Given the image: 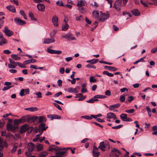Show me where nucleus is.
<instances>
[{"label": "nucleus", "mask_w": 157, "mask_h": 157, "mask_svg": "<svg viewBox=\"0 0 157 157\" xmlns=\"http://www.w3.org/2000/svg\"><path fill=\"white\" fill-rule=\"evenodd\" d=\"M46 121L45 117L44 116H40L39 118V121L40 122H41L43 121Z\"/></svg>", "instance_id": "4c0bfd02"}, {"label": "nucleus", "mask_w": 157, "mask_h": 157, "mask_svg": "<svg viewBox=\"0 0 157 157\" xmlns=\"http://www.w3.org/2000/svg\"><path fill=\"white\" fill-rule=\"evenodd\" d=\"M98 61V59H93L87 60L86 62L88 63H90L91 64H94L97 63Z\"/></svg>", "instance_id": "5701e85b"}, {"label": "nucleus", "mask_w": 157, "mask_h": 157, "mask_svg": "<svg viewBox=\"0 0 157 157\" xmlns=\"http://www.w3.org/2000/svg\"><path fill=\"white\" fill-rule=\"evenodd\" d=\"M45 124L43 123H42L39 125L38 129L44 131L46 130L47 128L48 127H47V128H45Z\"/></svg>", "instance_id": "b1692460"}, {"label": "nucleus", "mask_w": 157, "mask_h": 157, "mask_svg": "<svg viewBox=\"0 0 157 157\" xmlns=\"http://www.w3.org/2000/svg\"><path fill=\"white\" fill-rule=\"evenodd\" d=\"M18 147V144H17V143H15L13 145V148L11 150V152L12 153H13L15 152L16 151Z\"/></svg>", "instance_id": "a878e982"}, {"label": "nucleus", "mask_w": 157, "mask_h": 157, "mask_svg": "<svg viewBox=\"0 0 157 157\" xmlns=\"http://www.w3.org/2000/svg\"><path fill=\"white\" fill-rule=\"evenodd\" d=\"M36 148L38 151H40L43 149V146L41 144H39L36 146Z\"/></svg>", "instance_id": "c9c22d12"}, {"label": "nucleus", "mask_w": 157, "mask_h": 157, "mask_svg": "<svg viewBox=\"0 0 157 157\" xmlns=\"http://www.w3.org/2000/svg\"><path fill=\"white\" fill-rule=\"evenodd\" d=\"M6 9L13 13H15L16 12L15 7L13 6H9L6 7Z\"/></svg>", "instance_id": "412c9836"}, {"label": "nucleus", "mask_w": 157, "mask_h": 157, "mask_svg": "<svg viewBox=\"0 0 157 157\" xmlns=\"http://www.w3.org/2000/svg\"><path fill=\"white\" fill-rule=\"evenodd\" d=\"M0 144H2L3 146L6 147L7 146V144L6 142L3 141L1 137H0Z\"/></svg>", "instance_id": "58836bf2"}, {"label": "nucleus", "mask_w": 157, "mask_h": 157, "mask_svg": "<svg viewBox=\"0 0 157 157\" xmlns=\"http://www.w3.org/2000/svg\"><path fill=\"white\" fill-rule=\"evenodd\" d=\"M53 117L54 119H60L61 118V116L56 114H53Z\"/></svg>", "instance_id": "49530a36"}, {"label": "nucleus", "mask_w": 157, "mask_h": 157, "mask_svg": "<svg viewBox=\"0 0 157 157\" xmlns=\"http://www.w3.org/2000/svg\"><path fill=\"white\" fill-rule=\"evenodd\" d=\"M3 52L4 54H9L11 53V52L9 50H5L3 51Z\"/></svg>", "instance_id": "774afa93"}, {"label": "nucleus", "mask_w": 157, "mask_h": 157, "mask_svg": "<svg viewBox=\"0 0 157 157\" xmlns=\"http://www.w3.org/2000/svg\"><path fill=\"white\" fill-rule=\"evenodd\" d=\"M120 106V103H117L110 105L109 107V109L110 110H113L114 109L117 108Z\"/></svg>", "instance_id": "f3484780"}, {"label": "nucleus", "mask_w": 157, "mask_h": 157, "mask_svg": "<svg viewBox=\"0 0 157 157\" xmlns=\"http://www.w3.org/2000/svg\"><path fill=\"white\" fill-rule=\"evenodd\" d=\"M37 7L38 9L41 11L43 12L45 9V6L42 3H39L37 5Z\"/></svg>", "instance_id": "a211bd4d"}, {"label": "nucleus", "mask_w": 157, "mask_h": 157, "mask_svg": "<svg viewBox=\"0 0 157 157\" xmlns=\"http://www.w3.org/2000/svg\"><path fill=\"white\" fill-rule=\"evenodd\" d=\"M145 57H144L143 58H141L140 59H139L136 61V62H134L133 63L134 64H136L140 62H144V59L145 58Z\"/></svg>", "instance_id": "ea45409f"}, {"label": "nucleus", "mask_w": 157, "mask_h": 157, "mask_svg": "<svg viewBox=\"0 0 157 157\" xmlns=\"http://www.w3.org/2000/svg\"><path fill=\"white\" fill-rule=\"evenodd\" d=\"M78 10L81 13H83L85 12V10L84 8L81 7L78 9Z\"/></svg>", "instance_id": "052dcab7"}, {"label": "nucleus", "mask_w": 157, "mask_h": 157, "mask_svg": "<svg viewBox=\"0 0 157 157\" xmlns=\"http://www.w3.org/2000/svg\"><path fill=\"white\" fill-rule=\"evenodd\" d=\"M133 99H129L125 100V99H120L121 101L122 102H124L126 103H128L129 102L132 101Z\"/></svg>", "instance_id": "c756f323"}, {"label": "nucleus", "mask_w": 157, "mask_h": 157, "mask_svg": "<svg viewBox=\"0 0 157 157\" xmlns=\"http://www.w3.org/2000/svg\"><path fill=\"white\" fill-rule=\"evenodd\" d=\"M29 89H22L19 93V95L22 97L29 94Z\"/></svg>", "instance_id": "6e6552de"}, {"label": "nucleus", "mask_w": 157, "mask_h": 157, "mask_svg": "<svg viewBox=\"0 0 157 157\" xmlns=\"http://www.w3.org/2000/svg\"><path fill=\"white\" fill-rule=\"evenodd\" d=\"M106 97L105 95H97L94 96L93 98H105Z\"/></svg>", "instance_id": "37998d69"}, {"label": "nucleus", "mask_w": 157, "mask_h": 157, "mask_svg": "<svg viewBox=\"0 0 157 157\" xmlns=\"http://www.w3.org/2000/svg\"><path fill=\"white\" fill-rule=\"evenodd\" d=\"M82 117L87 120H91L92 119V117H91V116H89L87 115L83 116H82Z\"/></svg>", "instance_id": "5fc2aeb1"}, {"label": "nucleus", "mask_w": 157, "mask_h": 157, "mask_svg": "<svg viewBox=\"0 0 157 157\" xmlns=\"http://www.w3.org/2000/svg\"><path fill=\"white\" fill-rule=\"evenodd\" d=\"M18 128V126L14 124H12L10 123H7L6 124V129L9 131H11L15 132H16Z\"/></svg>", "instance_id": "7ed1b4c3"}, {"label": "nucleus", "mask_w": 157, "mask_h": 157, "mask_svg": "<svg viewBox=\"0 0 157 157\" xmlns=\"http://www.w3.org/2000/svg\"><path fill=\"white\" fill-rule=\"evenodd\" d=\"M1 136H6V137L7 134L6 130L3 131L1 133Z\"/></svg>", "instance_id": "338daca9"}, {"label": "nucleus", "mask_w": 157, "mask_h": 157, "mask_svg": "<svg viewBox=\"0 0 157 157\" xmlns=\"http://www.w3.org/2000/svg\"><path fill=\"white\" fill-rule=\"evenodd\" d=\"M17 65H13L12 64H9L8 67L10 68L13 69L16 68L17 67Z\"/></svg>", "instance_id": "de8ad7c7"}, {"label": "nucleus", "mask_w": 157, "mask_h": 157, "mask_svg": "<svg viewBox=\"0 0 157 157\" xmlns=\"http://www.w3.org/2000/svg\"><path fill=\"white\" fill-rule=\"evenodd\" d=\"M85 5V3L84 1L80 0L78 2L77 4V6L78 7H82Z\"/></svg>", "instance_id": "473e14b6"}, {"label": "nucleus", "mask_w": 157, "mask_h": 157, "mask_svg": "<svg viewBox=\"0 0 157 157\" xmlns=\"http://www.w3.org/2000/svg\"><path fill=\"white\" fill-rule=\"evenodd\" d=\"M5 122L3 121H0V128H2L4 125Z\"/></svg>", "instance_id": "e2e57ef3"}, {"label": "nucleus", "mask_w": 157, "mask_h": 157, "mask_svg": "<svg viewBox=\"0 0 157 157\" xmlns=\"http://www.w3.org/2000/svg\"><path fill=\"white\" fill-rule=\"evenodd\" d=\"M140 2L141 4L143 5L145 7H148V5L146 2H143L142 0H140Z\"/></svg>", "instance_id": "13d9d810"}, {"label": "nucleus", "mask_w": 157, "mask_h": 157, "mask_svg": "<svg viewBox=\"0 0 157 157\" xmlns=\"http://www.w3.org/2000/svg\"><path fill=\"white\" fill-rule=\"evenodd\" d=\"M49 148L50 151L54 150L56 151V155L51 157H64L67 154L66 151H60L62 149V148L56 146L55 145L51 146Z\"/></svg>", "instance_id": "f257e3e1"}, {"label": "nucleus", "mask_w": 157, "mask_h": 157, "mask_svg": "<svg viewBox=\"0 0 157 157\" xmlns=\"http://www.w3.org/2000/svg\"><path fill=\"white\" fill-rule=\"evenodd\" d=\"M107 118H112L113 119H117V117L114 113H109L107 114Z\"/></svg>", "instance_id": "2eb2a0df"}, {"label": "nucleus", "mask_w": 157, "mask_h": 157, "mask_svg": "<svg viewBox=\"0 0 157 157\" xmlns=\"http://www.w3.org/2000/svg\"><path fill=\"white\" fill-rule=\"evenodd\" d=\"M92 151L93 155L94 157H98L100 155V153L98 151V148L96 146L94 145Z\"/></svg>", "instance_id": "0eeeda50"}, {"label": "nucleus", "mask_w": 157, "mask_h": 157, "mask_svg": "<svg viewBox=\"0 0 157 157\" xmlns=\"http://www.w3.org/2000/svg\"><path fill=\"white\" fill-rule=\"evenodd\" d=\"M28 115L26 116H23L20 118L21 121L22 123L25 122L26 121H27Z\"/></svg>", "instance_id": "2f4dec72"}, {"label": "nucleus", "mask_w": 157, "mask_h": 157, "mask_svg": "<svg viewBox=\"0 0 157 157\" xmlns=\"http://www.w3.org/2000/svg\"><path fill=\"white\" fill-rule=\"evenodd\" d=\"M38 118L37 116H34L30 117L29 115H28L27 122L29 123H31L34 122Z\"/></svg>", "instance_id": "4468645a"}, {"label": "nucleus", "mask_w": 157, "mask_h": 157, "mask_svg": "<svg viewBox=\"0 0 157 157\" xmlns=\"http://www.w3.org/2000/svg\"><path fill=\"white\" fill-rule=\"evenodd\" d=\"M103 74L104 75H106L110 77H113V74L109 73L106 71H104L103 72Z\"/></svg>", "instance_id": "72a5a7b5"}, {"label": "nucleus", "mask_w": 157, "mask_h": 157, "mask_svg": "<svg viewBox=\"0 0 157 157\" xmlns=\"http://www.w3.org/2000/svg\"><path fill=\"white\" fill-rule=\"evenodd\" d=\"M134 112V109H132L129 110H127L125 111V112L129 113H132Z\"/></svg>", "instance_id": "8fccbe9b"}, {"label": "nucleus", "mask_w": 157, "mask_h": 157, "mask_svg": "<svg viewBox=\"0 0 157 157\" xmlns=\"http://www.w3.org/2000/svg\"><path fill=\"white\" fill-rule=\"evenodd\" d=\"M75 98H86V97L85 96H83V95L82 93H79L76 94V96L75 97Z\"/></svg>", "instance_id": "e433bc0d"}, {"label": "nucleus", "mask_w": 157, "mask_h": 157, "mask_svg": "<svg viewBox=\"0 0 157 157\" xmlns=\"http://www.w3.org/2000/svg\"><path fill=\"white\" fill-rule=\"evenodd\" d=\"M67 91L70 93H77L78 92V91L76 88H73L71 87L68 88Z\"/></svg>", "instance_id": "393cba45"}, {"label": "nucleus", "mask_w": 157, "mask_h": 157, "mask_svg": "<svg viewBox=\"0 0 157 157\" xmlns=\"http://www.w3.org/2000/svg\"><path fill=\"white\" fill-rule=\"evenodd\" d=\"M14 20L16 23L18 25H23L26 24V22L24 21L17 18H15Z\"/></svg>", "instance_id": "1a4fd4ad"}, {"label": "nucleus", "mask_w": 157, "mask_h": 157, "mask_svg": "<svg viewBox=\"0 0 157 157\" xmlns=\"http://www.w3.org/2000/svg\"><path fill=\"white\" fill-rule=\"evenodd\" d=\"M104 68L106 70H109L113 71H116L118 70V68L115 67L107 66H105Z\"/></svg>", "instance_id": "dca6fc26"}, {"label": "nucleus", "mask_w": 157, "mask_h": 157, "mask_svg": "<svg viewBox=\"0 0 157 157\" xmlns=\"http://www.w3.org/2000/svg\"><path fill=\"white\" fill-rule=\"evenodd\" d=\"M109 17V14L107 13H104L101 15V18H100V21H102L107 19Z\"/></svg>", "instance_id": "f8f14e48"}, {"label": "nucleus", "mask_w": 157, "mask_h": 157, "mask_svg": "<svg viewBox=\"0 0 157 157\" xmlns=\"http://www.w3.org/2000/svg\"><path fill=\"white\" fill-rule=\"evenodd\" d=\"M132 13L136 16H138L140 15V12L137 9H134L131 11Z\"/></svg>", "instance_id": "4be33fe9"}, {"label": "nucleus", "mask_w": 157, "mask_h": 157, "mask_svg": "<svg viewBox=\"0 0 157 157\" xmlns=\"http://www.w3.org/2000/svg\"><path fill=\"white\" fill-rule=\"evenodd\" d=\"M29 125L27 124L23 125L21 127L20 132L21 133L25 132L29 128Z\"/></svg>", "instance_id": "ddd939ff"}, {"label": "nucleus", "mask_w": 157, "mask_h": 157, "mask_svg": "<svg viewBox=\"0 0 157 157\" xmlns=\"http://www.w3.org/2000/svg\"><path fill=\"white\" fill-rule=\"evenodd\" d=\"M5 35L8 36L10 37L13 34V32L8 29L7 26H6L4 27V29L3 31Z\"/></svg>", "instance_id": "39448f33"}, {"label": "nucleus", "mask_w": 157, "mask_h": 157, "mask_svg": "<svg viewBox=\"0 0 157 157\" xmlns=\"http://www.w3.org/2000/svg\"><path fill=\"white\" fill-rule=\"evenodd\" d=\"M47 52L50 54H60L61 53L62 51L59 50H55L52 49H48Z\"/></svg>", "instance_id": "9d476101"}, {"label": "nucleus", "mask_w": 157, "mask_h": 157, "mask_svg": "<svg viewBox=\"0 0 157 157\" xmlns=\"http://www.w3.org/2000/svg\"><path fill=\"white\" fill-rule=\"evenodd\" d=\"M58 18L56 16L54 15L53 17L52 21L55 26L58 27Z\"/></svg>", "instance_id": "9b49d317"}, {"label": "nucleus", "mask_w": 157, "mask_h": 157, "mask_svg": "<svg viewBox=\"0 0 157 157\" xmlns=\"http://www.w3.org/2000/svg\"><path fill=\"white\" fill-rule=\"evenodd\" d=\"M20 123H22L20 119H15L14 121V124L15 125H18Z\"/></svg>", "instance_id": "f704fd0d"}, {"label": "nucleus", "mask_w": 157, "mask_h": 157, "mask_svg": "<svg viewBox=\"0 0 157 157\" xmlns=\"http://www.w3.org/2000/svg\"><path fill=\"white\" fill-rule=\"evenodd\" d=\"M11 57L14 60H17L20 59L21 58L18 56L17 55L12 54L11 55Z\"/></svg>", "instance_id": "7c9ffc66"}, {"label": "nucleus", "mask_w": 157, "mask_h": 157, "mask_svg": "<svg viewBox=\"0 0 157 157\" xmlns=\"http://www.w3.org/2000/svg\"><path fill=\"white\" fill-rule=\"evenodd\" d=\"M122 1L121 0H117L114 4L113 7L118 11H119L121 10L122 6Z\"/></svg>", "instance_id": "20e7f679"}, {"label": "nucleus", "mask_w": 157, "mask_h": 157, "mask_svg": "<svg viewBox=\"0 0 157 157\" xmlns=\"http://www.w3.org/2000/svg\"><path fill=\"white\" fill-rule=\"evenodd\" d=\"M111 151L113 152H117L120 154H121L120 151L119 150L114 148H113L112 150H111Z\"/></svg>", "instance_id": "bf43d9fd"}, {"label": "nucleus", "mask_w": 157, "mask_h": 157, "mask_svg": "<svg viewBox=\"0 0 157 157\" xmlns=\"http://www.w3.org/2000/svg\"><path fill=\"white\" fill-rule=\"evenodd\" d=\"M86 67L88 68H92L93 69H95L96 68V67L94 65H92L90 64H88L86 65Z\"/></svg>", "instance_id": "864d4df0"}, {"label": "nucleus", "mask_w": 157, "mask_h": 157, "mask_svg": "<svg viewBox=\"0 0 157 157\" xmlns=\"http://www.w3.org/2000/svg\"><path fill=\"white\" fill-rule=\"evenodd\" d=\"M38 110V109L37 107H30V111L31 112H34Z\"/></svg>", "instance_id": "680f3d73"}, {"label": "nucleus", "mask_w": 157, "mask_h": 157, "mask_svg": "<svg viewBox=\"0 0 157 157\" xmlns=\"http://www.w3.org/2000/svg\"><path fill=\"white\" fill-rule=\"evenodd\" d=\"M64 21H65V23L64 25L63 26L62 29L63 31H65L68 28L69 25L67 24L65 20H64Z\"/></svg>", "instance_id": "cd10ccee"}, {"label": "nucleus", "mask_w": 157, "mask_h": 157, "mask_svg": "<svg viewBox=\"0 0 157 157\" xmlns=\"http://www.w3.org/2000/svg\"><path fill=\"white\" fill-rule=\"evenodd\" d=\"M151 52L152 53H155L157 52V47L153 48L151 49Z\"/></svg>", "instance_id": "0e129e2a"}, {"label": "nucleus", "mask_w": 157, "mask_h": 157, "mask_svg": "<svg viewBox=\"0 0 157 157\" xmlns=\"http://www.w3.org/2000/svg\"><path fill=\"white\" fill-rule=\"evenodd\" d=\"M92 14L94 17L98 18L99 17V13L96 10H94L92 11Z\"/></svg>", "instance_id": "bb28decb"}, {"label": "nucleus", "mask_w": 157, "mask_h": 157, "mask_svg": "<svg viewBox=\"0 0 157 157\" xmlns=\"http://www.w3.org/2000/svg\"><path fill=\"white\" fill-rule=\"evenodd\" d=\"M34 147V144L32 142L29 143L27 145V148L29 151H32Z\"/></svg>", "instance_id": "6ab92c4d"}, {"label": "nucleus", "mask_w": 157, "mask_h": 157, "mask_svg": "<svg viewBox=\"0 0 157 157\" xmlns=\"http://www.w3.org/2000/svg\"><path fill=\"white\" fill-rule=\"evenodd\" d=\"M62 81L61 80L59 79L57 81L58 85L59 87H61L62 86Z\"/></svg>", "instance_id": "69168bd1"}, {"label": "nucleus", "mask_w": 157, "mask_h": 157, "mask_svg": "<svg viewBox=\"0 0 157 157\" xmlns=\"http://www.w3.org/2000/svg\"><path fill=\"white\" fill-rule=\"evenodd\" d=\"M98 148L100 149L102 151H105V148L109 150L110 149L109 142L107 141L101 142L100 143L99 145Z\"/></svg>", "instance_id": "f03ea898"}, {"label": "nucleus", "mask_w": 157, "mask_h": 157, "mask_svg": "<svg viewBox=\"0 0 157 157\" xmlns=\"http://www.w3.org/2000/svg\"><path fill=\"white\" fill-rule=\"evenodd\" d=\"M56 4L59 6H65L63 5L62 2L60 1H57L56 2Z\"/></svg>", "instance_id": "603ef678"}, {"label": "nucleus", "mask_w": 157, "mask_h": 157, "mask_svg": "<svg viewBox=\"0 0 157 157\" xmlns=\"http://www.w3.org/2000/svg\"><path fill=\"white\" fill-rule=\"evenodd\" d=\"M55 39L53 38L50 39L45 38L44 39V43L48 44L50 43L54 42H55Z\"/></svg>", "instance_id": "aec40b11"}, {"label": "nucleus", "mask_w": 157, "mask_h": 157, "mask_svg": "<svg viewBox=\"0 0 157 157\" xmlns=\"http://www.w3.org/2000/svg\"><path fill=\"white\" fill-rule=\"evenodd\" d=\"M62 37V38L67 39L68 40H75V38L73 36L72 34L70 33L63 36Z\"/></svg>", "instance_id": "423d86ee"}, {"label": "nucleus", "mask_w": 157, "mask_h": 157, "mask_svg": "<svg viewBox=\"0 0 157 157\" xmlns=\"http://www.w3.org/2000/svg\"><path fill=\"white\" fill-rule=\"evenodd\" d=\"M120 117L122 121H125L127 118V115L126 114L122 113Z\"/></svg>", "instance_id": "c85d7f7f"}, {"label": "nucleus", "mask_w": 157, "mask_h": 157, "mask_svg": "<svg viewBox=\"0 0 157 157\" xmlns=\"http://www.w3.org/2000/svg\"><path fill=\"white\" fill-rule=\"evenodd\" d=\"M17 64L21 67L22 68H25L26 67V66L25 65L22 64L20 63L17 62Z\"/></svg>", "instance_id": "4d7b16f0"}, {"label": "nucleus", "mask_w": 157, "mask_h": 157, "mask_svg": "<svg viewBox=\"0 0 157 157\" xmlns=\"http://www.w3.org/2000/svg\"><path fill=\"white\" fill-rule=\"evenodd\" d=\"M99 100L98 99H90L89 100L87 101V102L90 103H93L94 101H98Z\"/></svg>", "instance_id": "79ce46f5"}, {"label": "nucleus", "mask_w": 157, "mask_h": 157, "mask_svg": "<svg viewBox=\"0 0 157 157\" xmlns=\"http://www.w3.org/2000/svg\"><path fill=\"white\" fill-rule=\"evenodd\" d=\"M9 60L10 61V63L11 64L17 65V62H15L14 60H12L11 59H9Z\"/></svg>", "instance_id": "09e8293b"}, {"label": "nucleus", "mask_w": 157, "mask_h": 157, "mask_svg": "<svg viewBox=\"0 0 157 157\" xmlns=\"http://www.w3.org/2000/svg\"><path fill=\"white\" fill-rule=\"evenodd\" d=\"M90 82H95L96 81V79L94 78L93 76H91L90 77Z\"/></svg>", "instance_id": "a18cd8bd"}, {"label": "nucleus", "mask_w": 157, "mask_h": 157, "mask_svg": "<svg viewBox=\"0 0 157 157\" xmlns=\"http://www.w3.org/2000/svg\"><path fill=\"white\" fill-rule=\"evenodd\" d=\"M122 126V124H120L117 126H113L112 127V128L113 129H117L121 128Z\"/></svg>", "instance_id": "6e6d98bb"}, {"label": "nucleus", "mask_w": 157, "mask_h": 157, "mask_svg": "<svg viewBox=\"0 0 157 157\" xmlns=\"http://www.w3.org/2000/svg\"><path fill=\"white\" fill-rule=\"evenodd\" d=\"M29 17H30L31 20L33 21H36V19L35 18H34L33 15V14L32 13L29 12Z\"/></svg>", "instance_id": "a19ab883"}, {"label": "nucleus", "mask_w": 157, "mask_h": 157, "mask_svg": "<svg viewBox=\"0 0 157 157\" xmlns=\"http://www.w3.org/2000/svg\"><path fill=\"white\" fill-rule=\"evenodd\" d=\"M20 13L22 16H23L24 19H27V18L26 15L25 14L23 10H20Z\"/></svg>", "instance_id": "c03bdc74"}, {"label": "nucleus", "mask_w": 157, "mask_h": 157, "mask_svg": "<svg viewBox=\"0 0 157 157\" xmlns=\"http://www.w3.org/2000/svg\"><path fill=\"white\" fill-rule=\"evenodd\" d=\"M54 106L57 108L58 109L60 110H62L61 108L60 107V106L56 103H53Z\"/></svg>", "instance_id": "3c124183"}]
</instances>
